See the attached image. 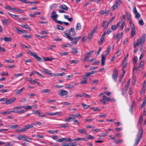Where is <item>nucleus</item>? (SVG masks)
Returning <instances> with one entry per match:
<instances>
[{"mask_svg":"<svg viewBox=\"0 0 146 146\" xmlns=\"http://www.w3.org/2000/svg\"><path fill=\"white\" fill-rule=\"evenodd\" d=\"M123 32H122L121 33H118L117 34L115 37L117 39V42L120 40L121 37L123 35Z\"/></svg>","mask_w":146,"mask_h":146,"instance_id":"14","label":"nucleus"},{"mask_svg":"<svg viewBox=\"0 0 146 146\" xmlns=\"http://www.w3.org/2000/svg\"><path fill=\"white\" fill-rule=\"evenodd\" d=\"M87 38V35L84 34V35H83L82 37V42H85Z\"/></svg>","mask_w":146,"mask_h":146,"instance_id":"23","label":"nucleus"},{"mask_svg":"<svg viewBox=\"0 0 146 146\" xmlns=\"http://www.w3.org/2000/svg\"><path fill=\"white\" fill-rule=\"evenodd\" d=\"M118 75V71L116 69H114L113 72L112 77L114 81L116 82Z\"/></svg>","mask_w":146,"mask_h":146,"instance_id":"4","label":"nucleus"},{"mask_svg":"<svg viewBox=\"0 0 146 146\" xmlns=\"http://www.w3.org/2000/svg\"><path fill=\"white\" fill-rule=\"evenodd\" d=\"M68 93V92L67 91L61 90L60 93L59 94V95L60 96H64L66 94Z\"/></svg>","mask_w":146,"mask_h":146,"instance_id":"16","label":"nucleus"},{"mask_svg":"<svg viewBox=\"0 0 146 146\" xmlns=\"http://www.w3.org/2000/svg\"><path fill=\"white\" fill-rule=\"evenodd\" d=\"M51 92L50 90L49 89L43 90L42 91V93H49Z\"/></svg>","mask_w":146,"mask_h":146,"instance_id":"40","label":"nucleus"},{"mask_svg":"<svg viewBox=\"0 0 146 146\" xmlns=\"http://www.w3.org/2000/svg\"><path fill=\"white\" fill-rule=\"evenodd\" d=\"M118 5H113L111 7V9L112 11H114L116 9Z\"/></svg>","mask_w":146,"mask_h":146,"instance_id":"47","label":"nucleus"},{"mask_svg":"<svg viewBox=\"0 0 146 146\" xmlns=\"http://www.w3.org/2000/svg\"><path fill=\"white\" fill-rule=\"evenodd\" d=\"M124 76V74H123L121 75L119 77V82H120L122 80V78H123Z\"/></svg>","mask_w":146,"mask_h":146,"instance_id":"54","label":"nucleus"},{"mask_svg":"<svg viewBox=\"0 0 146 146\" xmlns=\"http://www.w3.org/2000/svg\"><path fill=\"white\" fill-rule=\"evenodd\" d=\"M16 31L18 33L20 34L25 33L26 32V31L25 30L23 29L21 30L17 28H16Z\"/></svg>","mask_w":146,"mask_h":146,"instance_id":"18","label":"nucleus"},{"mask_svg":"<svg viewBox=\"0 0 146 146\" xmlns=\"http://www.w3.org/2000/svg\"><path fill=\"white\" fill-rule=\"evenodd\" d=\"M81 26L80 23H78L76 26V29L77 30H79L81 29Z\"/></svg>","mask_w":146,"mask_h":146,"instance_id":"33","label":"nucleus"},{"mask_svg":"<svg viewBox=\"0 0 146 146\" xmlns=\"http://www.w3.org/2000/svg\"><path fill=\"white\" fill-rule=\"evenodd\" d=\"M108 97L106 96H104L100 100V101L103 104H107L108 101Z\"/></svg>","mask_w":146,"mask_h":146,"instance_id":"6","label":"nucleus"},{"mask_svg":"<svg viewBox=\"0 0 146 146\" xmlns=\"http://www.w3.org/2000/svg\"><path fill=\"white\" fill-rule=\"evenodd\" d=\"M1 21L3 24L4 25H9L11 22V21L8 19H5L4 20H2Z\"/></svg>","mask_w":146,"mask_h":146,"instance_id":"13","label":"nucleus"},{"mask_svg":"<svg viewBox=\"0 0 146 146\" xmlns=\"http://www.w3.org/2000/svg\"><path fill=\"white\" fill-rule=\"evenodd\" d=\"M87 80H86L80 82V83L82 84H87Z\"/></svg>","mask_w":146,"mask_h":146,"instance_id":"45","label":"nucleus"},{"mask_svg":"<svg viewBox=\"0 0 146 146\" xmlns=\"http://www.w3.org/2000/svg\"><path fill=\"white\" fill-rule=\"evenodd\" d=\"M78 132L80 133L86 134V130L84 129H78Z\"/></svg>","mask_w":146,"mask_h":146,"instance_id":"19","label":"nucleus"},{"mask_svg":"<svg viewBox=\"0 0 146 146\" xmlns=\"http://www.w3.org/2000/svg\"><path fill=\"white\" fill-rule=\"evenodd\" d=\"M19 128V125H13L11 126V128L12 129Z\"/></svg>","mask_w":146,"mask_h":146,"instance_id":"38","label":"nucleus"},{"mask_svg":"<svg viewBox=\"0 0 146 146\" xmlns=\"http://www.w3.org/2000/svg\"><path fill=\"white\" fill-rule=\"evenodd\" d=\"M123 141L122 139H119L118 140H116L115 141V143L117 144H120V143L122 142Z\"/></svg>","mask_w":146,"mask_h":146,"instance_id":"41","label":"nucleus"},{"mask_svg":"<svg viewBox=\"0 0 146 146\" xmlns=\"http://www.w3.org/2000/svg\"><path fill=\"white\" fill-rule=\"evenodd\" d=\"M108 101L115 102L116 101V100L114 98H111L108 97Z\"/></svg>","mask_w":146,"mask_h":146,"instance_id":"52","label":"nucleus"},{"mask_svg":"<svg viewBox=\"0 0 146 146\" xmlns=\"http://www.w3.org/2000/svg\"><path fill=\"white\" fill-rule=\"evenodd\" d=\"M26 111L24 110H21L20 111H16V113L18 114H21L22 113H24Z\"/></svg>","mask_w":146,"mask_h":146,"instance_id":"50","label":"nucleus"},{"mask_svg":"<svg viewBox=\"0 0 146 146\" xmlns=\"http://www.w3.org/2000/svg\"><path fill=\"white\" fill-rule=\"evenodd\" d=\"M135 18L137 19H139L140 17V15L139 13H138L135 14Z\"/></svg>","mask_w":146,"mask_h":146,"instance_id":"59","label":"nucleus"},{"mask_svg":"<svg viewBox=\"0 0 146 146\" xmlns=\"http://www.w3.org/2000/svg\"><path fill=\"white\" fill-rule=\"evenodd\" d=\"M22 27L23 28H25L26 29H28L29 30V31H31V29L29 26L27 25H23L22 26Z\"/></svg>","mask_w":146,"mask_h":146,"instance_id":"27","label":"nucleus"},{"mask_svg":"<svg viewBox=\"0 0 146 146\" xmlns=\"http://www.w3.org/2000/svg\"><path fill=\"white\" fill-rule=\"evenodd\" d=\"M69 62L71 64H77L79 62V61L76 60H70Z\"/></svg>","mask_w":146,"mask_h":146,"instance_id":"26","label":"nucleus"},{"mask_svg":"<svg viewBox=\"0 0 146 146\" xmlns=\"http://www.w3.org/2000/svg\"><path fill=\"white\" fill-rule=\"evenodd\" d=\"M94 52V50H92L91 51H90L89 52H87L86 55V56L84 58L82 59V60H83L84 61H87V59H88V57L90 55L92 54Z\"/></svg>","mask_w":146,"mask_h":146,"instance_id":"7","label":"nucleus"},{"mask_svg":"<svg viewBox=\"0 0 146 146\" xmlns=\"http://www.w3.org/2000/svg\"><path fill=\"white\" fill-rule=\"evenodd\" d=\"M60 104H61L65 106H68L71 104V103H68L66 102H61Z\"/></svg>","mask_w":146,"mask_h":146,"instance_id":"35","label":"nucleus"},{"mask_svg":"<svg viewBox=\"0 0 146 146\" xmlns=\"http://www.w3.org/2000/svg\"><path fill=\"white\" fill-rule=\"evenodd\" d=\"M30 54L31 55L34 57L36 59L38 60L40 62H42L43 61L42 59L38 56V55H36V54L35 53L32 52H30Z\"/></svg>","mask_w":146,"mask_h":146,"instance_id":"5","label":"nucleus"},{"mask_svg":"<svg viewBox=\"0 0 146 146\" xmlns=\"http://www.w3.org/2000/svg\"><path fill=\"white\" fill-rule=\"evenodd\" d=\"M138 58L137 56L133 58V62L134 64H136Z\"/></svg>","mask_w":146,"mask_h":146,"instance_id":"56","label":"nucleus"},{"mask_svg":"<svg viewBox=\"0 0 146 146\" xmlns=\"http://www.w3.org/2000/svg\"><path fill=\"white\" fill-rule=\"evenodd\" d=\"M104 38L101 37L100 39V41L98 43L99 45H101L103 42L104 40Z\"/></svg>","mask_w":146,"mask_h":146,"instance_id":"49","label":"nucleus"},{"mask_svg":"<svg viewBox=\"0 0 146 146\" xmlns=\"http://www.w3.org/2000/svg\"><path fill=\"white\" fill-rule=\"evenodd\" d=\"M44 137V136L40 135H36V137L37 138H43Z\"/></svg>","mask_w":146,"mask_h":146,"instance_id":"62","label":"nucleus"},{"mask_svg":"<svg viewBox=\"0 0 146 146\" xmlns=\"http://www.w3.org/2000/svg\"><path fill=\"white\" fill-rule=\"evenodd\" d=\"M145 36L146 34L144 33L143 34L141 37H139L137 42L136 43L135 42L133 44V48H136L140 44L141 45H143L145 40Z\"/></svg>","mask_w":146,"mask_h":146,"instance_id":"2","label":"nucleus"},{"mask_svg":"<svg viewBox=\"0 0 146 146\" xmlns=\"http://www.w3.org/2000/svg\"><path fill=\"white\" fill-rule=\"evenodd\" d=\"M138 23L139 25H141V26H143L144 25L143 20L142 19L140 20L139 22Z\"/></svg>","mask_w":146,"mask_h":146,"instance_id":"58","label":"nucleus"},{"mask_svg":"<svg viewBox=\"0 0 146 146\" xmlns=\"http://www.w3.org/2000/svg\"><path fill=\"white\" fill-rule=\"evenodd\" d=\"M135 34V26L134 24H132V27L131 34V37L133 38Z\"/></svg>","mask_w":146,"mask_h":146,"instance_id":"10","label":"nucleus"},{"mask_svg":"<svg viewBox=\"0 0 146 146\" xmlns=\"http://www.w3.org/2000/svg\"><path fill=\"white\" fill-rule=\"evenodd\" d=\"M69 145L71 146H76L77 145V142H73L72 143H70L69 144Z\"/></svg>","mask_w":146,"mask_h":146,"instance_id":"57","label":"nucleus"},{"mask_svg":"<svg viewBox=\"0 0 146 146\" xmlns=\"http://www.w3.org/2000/svg\"><path fill=\"white\" fill-rule=\"evenodd\" d=\"M82 107L85 109L88 108L90 106L89 105H86L84 103H82Z\"/></svg>","mask_w":146,"mask_h":146,"instance_id":"42","label":"nucleus"},{"mask_svg":"<svg viewBox=\"0 0 146 146\" xmlns=\"http://www.w3.org/2000/svg\"><path fill=\"white\" fill-rule=\"evenodd\" d=\"M59 125L61 128H67L68 127H69V124L67 123L63 124H59Z\"/></svg>","mask_w":146,"mask_h":146,"instance_id":"22","label":"nucleus"},{"mask_svg":"<svg viewBox=\"0 0 146 146\" xmlns=\"http://www.w3.org/2000/svg\"><path fill=\"white\" fill-rule=\"evenodd\" d=\"M16 100L15 98H13L9 99L8 100H7L5 103H3V104H12Z\"/></svg>","mask_w":146,"mask_h":146,"instance_id":"11","label":"nucleus"},{"mask_svg":"<svg viewBox=\"0 0 146 146\" xmlns=\"http://www.w3.org/2000/svg\"><path fill=\"white\" fill-rule=\"evenodd\" d=\"M35 125V124H34L33 123L31 124H29L28 125H27L25 126V127L26 128V129L27 130L28 129L32 128L33 127V125Z\"/></svg>","mask_w":146,"mask_h":146,"instance_id":"24","label":"nucleus"},{"mask_svg":"<svg viewBox=\"0 0 146 146\" xmlns=\"http://www.w3.org/2000/svg\"><path fill=\"white\" fill-rule=\"evenodd\" d=\"M72 52L74 54H76L78 53V51L75 48H73L72 49Z\"/></svg>","mask_w":146,"mask_h":146,"instance_id":"51","label":"nucleus"},{"mask_svg":"<svg viewBox=\"0 0 146 146\" xmlns=\"http://www.w3.org/2000/svg\"><path fill=\"white\" fill-rule=\"evenodd\" d=\"M56 12L55 11H53L51 13L52 15L51 16V17L52 18V19L55 21H56L57 20L56 18L58 17V16L57 14H56Z\"/></svg>","mask_w":146,"mask_h":146,"instance_id":"12","label":"nucleus"},{"mask_svg":"<svg viewBox=\"0 0 146 146\" xmlns=\"http://www.w3.org/2000/svg\"><path fill=\"white\" fill-rule=\"evenodd\" d=\"M33 123L35 124L34 125H38L40 126L42 125V123L39 121H36Z\"/></svg>","mask_w":146,"mask_h":146,"instance_id":"60","label":"nucleus"},{"mask_svg":"<svg viewBox=\"0 0 146 146\" xmlns=\"http://www.w3.org/2000/svg\"><path fill=\"white\" fill-rule=\"evenodd\" d=\"M32 139L29 138L27 136L24 137V139L23 140L28 142H30L31 141Z\"/></svg>","mask_w":146,"mask_h":146,"instance_id":"30","label":"nucleus"},{"mask_svg":"<svg viewBox=\"0 0 146 146\" xmlns=\"http://www.w3.org/2000/svg\"><path fill=\"white\" fill-rule=\"evenodd\" d=\"M1 113L2 115H5L6 114H10V111H5L2 112Z\"/></svg>","mask_w":146,"mask_h":146,"instance_id":"48","label":"nucleus"},{"mask_svg":"<svg viewBox=\"0 0 146 146\" xmlns=\"http://www.w3.org/2000/svg\"><path fill=\"white\" fill-rule=\"evenodd\" d=\"M98 80H92L91 81V82L93 84H98Z\"/></svg>","mask_w":146,"mask_h":146,"instance_id":"64","label":"nucleus"},{"mask_svg":"<svg viewBox=\"0 0 146 146\" xmlns=\"http://www.w3.org/2000/svg\"><path fill=\"white\" fill-rule=\"evenodd\" d=\"M56 102V100H48L46 101V102L48 103H51V102Z\"/></svg>","mask_w":146,"mask_h":146,"instance_id":"53","label":"nucleus"},{"mask_svg":"<svg viewBox=\"0 0 146 146\" xmlns=\"http://www.w3.org/2000/svg\"><path fill=\"white\" fill-rule=\"evenodd\" d=\"M27 130L25 126L23 128L17 129V132H24L26 131Z\"/></svg>","mask_w":146,"mask_h":146,"instance_id":"25","label":"nucleus"},{"mask_svg":"<svg viewBox=\"0 0 146 146\" xmlns=\"http://www.w3.org/2000/svg\"><path fill=\"white\" fill-rule=\"evenodd\" d=\"M0 74L2 76H7L9 75L8 73V72H3L2 73L0 72Z\"/></svg>","mask_w":146,"mask_h":146,"instance_id":"44","label":"nucleus"},{"mask_svg":"<svg viewBox=\"0 0 146 146\" xmlns=\"http://www.w3.org/2000/svg\"><path fill=\"white\" fill-rule=\"evenodd\" d=\"M145 90L146 89L145 87H143L141 91L140 92V94L141 95H143L144 93Z\"/></svg>","mask_w":146,"mask_h":146,"instance_id":"43","label":"nucleus"},{"mask_svg":"<svg viewBox=\"0 0 146 146\" xmlns=\"http://www.w3.org/2000/svg\"><path fill=\"white\" fill-rule=\"evenodd\" d=\"M106 54H102V59H101V66H104L105 63V60L106 58Z\"/></svg>","mask_w":146,"mask_h":146,"instance_id":"8","label":"nucleus"},{"mask_svg":"<svg viewBox=\"0 0 146 146\" xmlns=\"http://www.w3.org/2000/svg\"><path fill=\"white\" fill-rule=\"evenodd\" d=\"M12 40L11 38V37H5V42H8L11 41Z\"/></svg>","mask_w":146,"mask_h":146,"instance_id":"34","label":"nucleus"},{"mask_svg":"<svg viewBox=\"0 0 146 146\" xmlns=\"http://www.w3.org/2000/svg\"><path fill=\"white\" fill-rule=\"evenodd\" d=\"M43 72L46 74H51V72L48 69H43Z\"/></svg>","mask_w":146,"mask_h":146,"instance_id":"28","label":"nucleus"},{"mask_svg":"<svg viewBox=\"0 0 146 146\" xmlns=\"http://www.w3.org/2000/svg\"><path fill=\"white\" fill-rule=\"evenodd\" d=\"M110 49L111 48L110 46H109L107 47L106 51V52L105 54L106 55H108L109 54L110 52Z\"/></svg>","mask_w":146,"mask_h":146,"instance_id":"36","label":"nucleus"},{"mask_svg":"<svg viewBox=\"0 0 146 146\" xmlns=\"http://www.w3.org/2000/svg\"><path fill=\"white\" fill-rule=\"evenodd\" d=\"M97 29L98 27L97 26L95 27L93 30L91 32L90 34V36H92L93 35V34L95 33L96 31L97 30Z\"/></svg>","mask_w":146,"mask_h":146,"instance_id":"21","label":"nucleus"},{"mask_svg":"<svg viewBox=\"0 0 146 146\" xmlns=\"http://www.w3.org/2000/svg\"><path fill=\"white\" fill-rule=\"evenodd\" d=\"M33 113L36 115L39 116L40 117H44L46 116V115L44 114L40 115V113L39 110H37L35 111Z\"/></svg>","mask_w":146,"mask_h":146,"instance_id":"17","label":"nucleus"},{"mask_svg":"<svg viewBox=\"0 0 146 146\" xmlns=\"http://www.w3.org/2000/svg\"><path fill=\"white\" fill-rule=\"evenodd\" d=\"M25 88L23 87L22 88H21L20 89L18 90L16 92V94H21L23 91V90H24Z\"/></svg>","mask_w":146,"mask_h":146,"instance_id":"37","label":"nucleus"},{"mask_svg":"<svg viewBox=\"0 0 146 146\" xmlns=\"http://www.w3.org/2000/svg\"><path fill=\"white\" fill-rule=\"evenodd\" d=\"M24 108L27 110H30L32 108V107L30 106H24Z\"/></svg>","mask_w":146,"mask_h":146,"instance_id":"46","label":"nucleus"},{"mask_svg":"<svg viewBox=\"0 0 146 146\" xmlns=\"http://www.w3.org/2000/svg\"><path fill=\"white\" fill-rule=\"evenodd\" d=\"M59 8L66 11L68 10V7L64 5H61L59 7Z\"/></svg>","mask_w":146,"mask_h":146,"instance_id":"20","label":"nucleus"},{"mask_svg":"<svg viewBox=\"0 0 146 146\" xmlns=\"http://www.w3.org/2000/svg\"><path fill=\"white\" fill-rule=\"evenodd\" d=\"M94 119L93 118L89 119H85V121L86 122L92 121L94 120Z\"/></svg>","mask_w":146,"mask_h":146,"instance_id":"63","label":"nucleus"},{"mask_svg":"<svg viewBox=\"0 0 146 146\" xmlns=\"http://www.w3.org/2000/svg\"><path fill=\"white\" fill-rule=\"evenodd\" d=\"M8 13L12 17L14 18V19H15L17 21H19L20 20V19L18 17L19 15H13L9 12H8Z\"/></svg>","mask_w":146,"mask_h":146,"instance_id":"15","label":"nucleus"},{"mask_svg":"<svg viewBox=\"0 0 146 146\" xmlns=\"http://www.w3.org/2000/svg\"><path fill=\"white\" fill-rule=\"evenodd\" d=\"M65 35L66 36L67 38H68L70 40L72 41V43L74 44H77V42L81 38V36H80L73 38L69 36V34L67 33H65Z\"/></svg>","mask_w":146,"mask_h":146,"instance_id":"3","label":"nucleus"},{"mask_svg":"<svg viewBox=\"0 0 146 146\" xmlns=\"http://www.w3.org/2000/svg\"><path fill=\"white\" fill-rule=\"evenodd\" d=\"M83 96H84L86 98H90V96L86 93H84L83 94Z\"/></svg>","mask_w":146,"mask_h":146,"instance_id":"55","label":"nucleus"},{"mask_svg":"<svg viewBox=\"0 0 146 146\" xmlns=\"http://www.w3.org/2000/svg\"><path fill=\"white\" fill-rule=\"evenodd\" d=\"M143 119V115L141 114L139 118L137 123V125L138 126L140 127V128L139 129L138 133L136 136V138L135 139V143L133 146H136L137 145L142 138L143 130L141 125Z\"/></svg>","mask_w":146,"mask_h":146,"instance_id":"1","label":"nucleus"},{"mask_svg":"<svg viewBox=\"0 0 146 146\" xmlns=\"http://www.w3.org/2000/svg\"><path fill=\"white\" fill-rule=\"evenodd\" d=\"M25 136H23V135L21 134H19L18 135V137H17V138L19 140H21L24 139Z\"/></svg>","mask_w":146,"mask_h":146,"instance_id":"32","label":"nucleus"},{"mask_svg":"<svg viewBox=\"0 0 146 146\" xmlns=\"http://www.w3.org/2000/svg\"><path fill=\"white\" fill-rule=\"evenodd\" d=\"M44 59L46 61H50L54 59V58H52L49 57L44 58Z\"/></svg>","mask_w":146,"mask_h":146,"instance_id":"39","label":"nucleus"},{"mask_svg":"<svg viewBox=\"0 0 146 146\" xmlns=\"http://www.w3.org/2000/svg\"><path fill=\"white\" fill-rule=\"evenodd\" d=\"M56 28L62 31L64 29V27L60 25H57Z\"/></svg>","mask_w":146,"mask_h":146,"instance_id":"31","label":"nucleus"},{"mask_svg":"<svg viewBox=\"0 0 146 146\" xmlns=\"http://www.w3.org/2000/svg\"><path fill=\"white\" fill-rule=\"evenodd\" d=\"M24 108V106H17V107H16L13 109L16 110V109H20L21 108Z\"/></svg>","mask_w":146,"mask_h":146,"instance_id":"61","label":"nucleus"},{"mask_svg":"<svg viewBox=\"0 0 146 146\" xmlns=\"http://www.w3.org/2000/svg\"><path fill=\"white\" fill-rule=\"evenodd\" d=\"M65 87L66 88L69 89H72L74 88V86L73 85H71L70 84H65Z\"/></svg>","mask_w":146,"mask_h":146,"instance_id":"29","label":"nucleus"},{"mask_svg":"<svg viewBox=\"0 0 146 146\" xmlns=\"http://www.w3.org/2000/svg\"><path fill=\"white\" fill-rule=\"evenodd\" d=\"M75 29L74 28H71L68 31L69 36H74L76 34V33L74 32Z\"/></svg>","mask_w":146,"mask_h":146,"instance_id":"9","label":"nucleus"}]
</instances>
